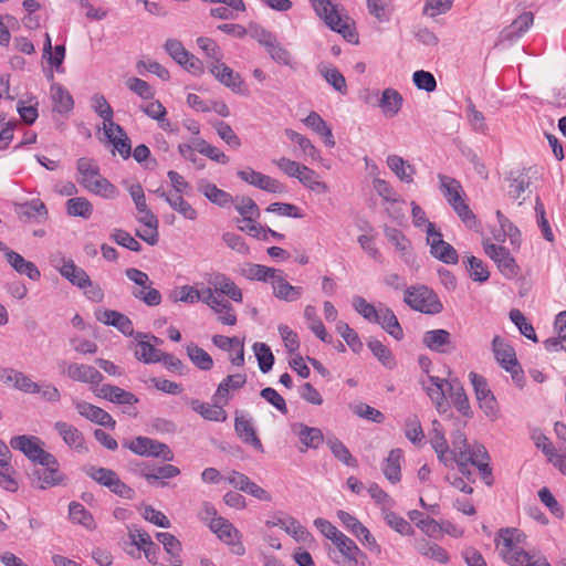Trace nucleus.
I'll use <instances>...</instances> for the list:
<instances>
[{"label":"nucleus","mask_w":566,"mask_h":566,"mask_svg":"<svg viewBox=\"0 0 566 566\" xmlns=\"http://www.w3.org/2000/svg\"><path fill=\"white\" fill-rule=\"evenodd\" d=\"M534 15L532 12H523L502 32L505 40H514L525 33L533 24Z\"/></svg>","instance_id":"44"},{"label":"nucleus","mask_w":566,"mask_h":566,"mask_svg":"<svg viewBox=\"0 0 566 566\" xmlns=\"http://www.w3.org/2000/svg\"><path fill=\"white\" fill-rule=\"evenodd\" d=\"M69 513L73 522L81 524L88 530L95 528L94 517L81 503L71 502L69 505Z\"/></svg>","instance_id":"62"},{"label":"nucleus","mask_w":566,"mask_h":566,"mask_svg":"<svg viewBox=\"0 0 566 566\" xmlns=\"http://www.w3.org/2000/svg\"><path fill=\"white\" fill-rule=\"evenodd\" d=\"M367 346L382 366L388 369H394L396 367V359L394 354L380 340L373 338L368 340Z\"/></svg>","instance_id":"51"},{"label":"nucleus","mask_w":566,"mask_h":566,"mask_svg":"<svg viewBox=\"0 0 566 566\" xmlns=\"http://www.w3.org/2000/svg\"><path fill=\"white\" fill-rule=\"evenodd\" d=\"M51 97L53 101V109L60 114L70 113L74 107L72 95L59 83L51 85Z\"/></svg>","instance_id":"38"},{"label":"nucleus","mask_w":566,"mask_h":566,"mask_svg":"<svg viewBox=\"0 0 566 566\" xmlns=\"http://www.w3.org/2000/svg\"><path fill=\"white\" fill-rule=\"evenodd\" d=\"M76 169L78 172L77 181L83 188L85 185H88L91 181L102 176L95 161L87 157H82L77 160Z\"/></svg>","instance_id":"46"},{"label":"nucleus","mask_w":566,"mask_h":566,"mask_svg":"<svg viewBox=\"0 0 566 566\" xmlns=\"http://www.w3.org/2000/svg\"><path fill=\"white\" fill-rule=\"evenodd\" d=\"M525 537V534L515 527L499 530L495 545L503 560L510 566L518 565L527 559V552L521 546Z\"/></svg>","instance_id":"1"},{"label":"nucleus","mask_w":566,"mask_h":566,"mask_svg":"<svg viewBox=\"0 0 566 566\" xmlns=\"http://www.w3.org/2000/svg\"><path fill=\"white\" fill-rule=\"evenodd\" d=\"M483 249L485 254L491 260H493L499 271L505 277L511 279L517 275L520 268L516 264L515 259L512 256L511 252L505 247L485 241L483 242Z\"/></svg>","instance_id":"8"},{"label":"nucleus","mask_w":566,"mask_h":566,"mask_svg":"<svg viewBox=\"0 0 566 566\" xmlns=\"http://www.w3.org/2000/svg\"><path fill=\"white\" fill-rule=\"evenodd\" d=\"M138 339L135 357L145 364L159 363L161 350L155 348L149 342L144 340V338Z\"/></svg>","instance_id":"63"},{"label":"nucleus","mask_w":566,"mask_h":566,"mask_svg":"<svg viewBox=\"0 0 566 566\" xmlns=\"http://www.w3.org/2000/svg\"><path fill=\"white\" fill-rule=\"evenodd\" d=\"M535 446L543 451L545 455L548 457V461L554 464L563 474L566 473V464L564 462L563 454H557L556 449L549 442L548 438L539 433L534 436Z\"/></svg>","instance_id":"41"},{"label":"nucleus","mask_w":566,"mask_h":566,"mask_svg":"<svg viewBox=\"0 0 566 566\" xmlns=\"http://www.w3.org/2000/svg\"><path fill=\"white\" fill-rule=\"evenodd\" d=\"M84 188L87 191L101 196L105 199H115L118 196L117 188L103 176H99L88 185H85Z\"/></svg>","instance_id":"53"},{"label":"nucleus","mask_w":566,"mask_h":566,"mask_svg":"<svg viewBox=\"0 0 566 566\" xmlns=\"http://www.w3.org/2000/svg\"><path fill=\"white\" fill-rule=\"evenodd\" d=\"M103 129L106 138L113 144L119 155L124 159L129 158L132 154V144L125 130L123 129V133H116L115 127L107 126V124H105Z\"/></svg>","instance_id":"40"},{"label":"nucleus","mask_w":566,"mask_h":566,"mask_svg":"<svg viewBox=\"0 0 566 566\" xmlns=\"http://www.w3.org/2000/svg\"><path fill=\"white\" fill-rule=\"evenodd\" d=\"M219 402L214 405H210L207 402H200L198 399H191L189 405L192 410L198 412L203 419L216 422H223L227 419V412L221 406H218Z\"/></svg>","instance_id":"37"},{"label":"nucleus","mask_w":566,"mask_h":566,"mask_svg":"<svg viewBox=\"0 0 566 566\" xmlns=\"http://www.w3.org/2000/svg\"><path fill=\"white\" fill-rule=\"evenodd\" d=\"M17 471L11 461L0 460V488L8 492H17L19 483L15 479Z\"/></svg>","instance_id":"59"},{"label":"nucleus","mask_w":566,"mask_h":566,"mask_svg":"<svg viewBox=\"0 0 566 566\" xmlns=\"http://www.w3.org/2000/svg\"><path fill=\"white\" fill-rule=\"evenodd\" d=\"M234 429L242 441H244L248 444H251L254 449H256L260 452L264 451L263 444L259 437L256 436V432L250 419H247L243 416H237L234 420Z\"/></svg>","instance_id":"31"},{"label":"nucleus","mask_w":566,"mask_h":566,"mask_svg":"<svg viewBox=\"0 0 566 566\" xmlns=\"http://www.w3.org/2000/svg\"><path fill=\"white\" fill-rule=\"evenodd\" d=\"M209 526L221 541L228 544H233V539L238 537L239 534L238 530L228 520L221 516L213 517Z\"/></svg>","instance_id":"47"},{"label":"nucleus","mask_w":566,"mask_h":566,"mask_svg":"<svg viewBox=\"0 0 566 566\" xmlns=\"http://www.w3.org/2000/svg\"><path fill=\"white\" fill-rule=\"evenodd\" d=\"M95 395L98 398L108 400L113 403L117 405H129L133 406L138 402V398L130 391H126L125 389L109 384L102 385L96 391Z\"/></svg>","instance_id":"22"},{"label":"nucleus","mask_w":566,"mask_h":566,"mask_svg":"<svg viewBox=\"0 0 566 566\" xmlns=\"http://www.w3.org/2000/svg\"><path fill=\"white\" fill-rule=\"evenodd\" d=\"M304 317L308 322L310 329L324 343L332 344L333 338L326 332L324 324L318 318L316 308L313 305H307L304 310Z\"/></svg>","instance_id":"48"},{"label":"nucleus","mask_w":566,"mask_h":566,"mask_svg":"<svg viewBox=\"0 0 566 566\" xmlns=\"http://www.w3.org/2000/svg\"><path fill=\"white\" fill-rule=\"evenodd\" d=\"M91 102L95 113L103 118L104 125L107 124V126L115 127L116 133H123V127L113 122L114 112L104 95L94 94Z\"/></svg>","instance_id":"39"},{"label":"nucleus","mask_w":566,"mask_h":566,"mask_svg":"<svg viewBox=\"0 0 566 566\" xmlns=\"http://www.w3.org/2000/svg\"><path fill=\"white\" fill-rule=\"evenodd\" d=\"M65 374L74 381L92 385H98L104 378L95 367L78 363H70L66 366Z\"/></svg>","instance_id":"20"},{"label":"nucleus","mask_w":566,"mask_h":566,"mask_svg":"<svg viewBox=\"0 0 566 566\" xmlns=\"http://www.w3.org/2000/svg\"><path fill=\"white\" fill-rule=\"evenodd\" d=\"M422 344L429 350L438 354H449L457 349L451 334L443 328L424 332L422 335Z\"/></svg>","instance_id":"11"},{"label":"nucleus","mask_w":566,"mask_h":566,"mask_svg":"<svg viewBox=\"0 0 566 566\" xmlns=\"http://www.w3.org/2000/svg\"><path fill=\"white\" fill-rule=\"evenodd\" d=\"M401 460L402 450L392 449L382 463V473L392 484H396L401 480Z\"/></svg>","instance_id":"33"},{"label":"nucleus","mask_w":566,"mask_h":566,"mask_svg":"<svg viewBox=\"0 0 566 566\" xmlns=\"http://www.w3.org/2000/svg\"><path fill=\"white\" fill-rule=\"evenodd\" d=\"M292 430L297 434L305 449H317L324 442V434L319 428L308 427L304 423H294Z\"/></svg>","instance_id":"26"},{"label":"nucleus","mask_w":566,"mask_h":566,"mask_svg":"<svg viewBox=\"0 0 566 566\" xmlns=\"http://www.w3.org/2000/svg\"><path fill=\"white\" fill-rule=\"evenodd\" d=\"M187 355L192 364L201 370H210L213 367L212 357L201 347L191 343L187 345Z\"/></svg>","instance_id":"55"},{"label":"nucleus","mask_w":566,"mask_h":566,"mask_svg":"<svg viewBox=\"0 0 566 566\" xmlns=\"http://www.w3.org/2000/svg\"><path fill=\"white\" fill-rule=\"evenodd\" d=\"M375 323L379 324L382 329L386 331L396 340H401L403 338V329L400 326L394 311L389 307L385 305L379 307L378 321Z\"/></svg>","instance_id":"30"},{"label":"nucleus","mask_w":566,"mask_h":566,"mask_svg":"<svg viewBox=\"0 0 566 566\" xmlns=\"http://www.w3.org/2000/svg\"><path fill=\"white\" fill-rule=\"evenodd\" d=\"M266 52L275 63L291 69L295 67L291 52L277 39L266 49Z\"/></svg>","instance_id":"61"},{"label":"nucleus","mask_w":566,"mask_h":566,"mask_svg":"<svg viewBox=\"0 0 566 566\" xmlns=\"http://www.w3.org/2000/svg\"><path fill=\"white\" fill-rule=\"evenodd\" d=\"M438 177L440 180V189L451 207H454L458 202L464 201L462 186L457 179L446 175H439Z\"/></svg>","instance_id":"32"},{"label":"nucleus","mask_w":566,"mask_h":566,"mask_svg":"<svg viewBox=\"0 0 566 566\" xmlns=\"http://www.w3.org/2000/svg\"><path fill=\"white\" fill-rule=\"evenodd\" d=\"M18 207L20 218L24 217L28 219H35L38 222H44L49 217L46 206L40 199H33L31 201L20 203Z\"/></svg>","instance_id":"45"},{"label":"nucleus","mask_w":566,"mask_h":566,"mask_svg":"<svg viewBox=\"0 0 566 566\" xmlns=\"http://www.w3.org/2000/svg\"><path fill=\"white\" fill-rule=\"evenodd\" d=\"M42 468H35L29 473L31 485L46 490L49 488L60 485L64 482V475L59 471V462L56 464H40Z\"/></svg>","instance_id":"9"},{"label":"nucleus","mask_w":566,"mask_h":566,"mask_svg":"<svg viewBox=\"0 0 566 566\" xmlns=\"http://www.w3.org/2000/svg\"><path fill=\"white\" fill-rule=\"evenodd\" d=\"M448 380L437 376L428 375L426 378H421L420 384L423 390L427 392L438 412H446L448 410V402L446 399L447 390L444 385L448 386Z\"/></svg>","instance_id":"13"},{"label":"nucleus","mask_w":566,"mask_h":566,"mask_svg":"<svg viewBox=\"0 0 566 566\" xmlns=\"http://www.w3.org/2000/svg\"><path fill=\"white\" fill-rule=\"evenodd\" d=\"M402 104V95L397 90L388 87L382 91L378 107L384 116L391 118L401 111Z\"/></svg>","instance_id":"27"},{"label":"nucleus","mask_w":566,"mask_h":566,"mask_svg":"<svg viewBox=\"0 0 566 566\" xmlns=\"http://www.w3.org/2000/svg\"><path fill=\"white\" fill-rule=\"evenodd\" d=\"M210 73L224 86L234 92H241L244 82L241 75L234 72L227 64L220 62L211 63Z\"/></svg>","instance_id":"21"},{"label":"nucleus","mask_w":566,"mask_h":566,"mask_svg":"<svg viewBox=\"0 0 566 566\" xmlns=\"http://www.w3.org/2000/svg\"><path fill=\"white\" fill-rule=\"evenodd\" d=\"M156 538L163 544L166 553L170 555L171 562L181 563V543L175 535L166 532H159L156 534Z\"/></svg>","instance_id":"54"},{"label":"nucleus","mask_w":566,"mask_h":566,"mask_svg":"<svg viewBox=\"0 0 566 566\" xmlns=\"http://www.w3.org/2000/svg\"><path fill=\"white\" fill-rule=\"evenodd\" d=\"M247 382V376L244 374H234L227 376L218 386L213 400L214 402H227V396L230 390H235L244 386Z\"/></svg>","instance_id":"42"},{"label":"nucleus","mask_w":566,"mask_h":566,"mask_svg":"<svg viewBox=\"0 0 566 566\" xmlns=\"http://www.w3.org/2000/svg\"><path fill=\"white\" fill-rule=\"evenodd\" d=\"M326 443L333 455L345 465L350 468H356L358 465L357 460L352 455L348 448L339 439L332 437L326 440Z\"/></svg>","instance_id":"50"},{"label":"nucleus","mask_w":566,"mask_h":566,"mask_svg":"<svg viewBox=\"0 0 566 566\" xmlns=\"http://www.w3.org/2000/svg\"><path fill=\"white\" fill-rule=\"evenodd\" d=\"M492 349L499 364L505 369L518 367V361L514 348L506 344L500 336H494Z\"/></svg>","instance_id":"25"},{"label":"nucleus","mask_w":566,"mask_h":566,"mask_svg":"<svg viewBox=\"0 0 566 566\" xmlns=\"http://www.w3.org/2000/svg\"><path fill=\"white\" fill-rule=\"evenodd\" d=\"M235 201V210L242 217L243 222L256 221L260 218L261 211L252 198L241 196L237 197Z\"/></svg>","instance_id":"49"},{"label":"nucleus","mask_w":566,"mask_h":566,"mask_svg":"<svg viewBox=\"0 0 566 566\" xmlns=\"http://www.w3.org/2000/svg\"><path fill=\"white\" fill-rule=\"evenodd\" d=\"M164 49L176 63L189 73L193 75H200L203 73L202 62L192 53L187 51L181 41L177 39H168L164 44Z\"/></svg>","instance_id":"7"},{"label":"nucleus","mask_w":566,"mask_h":566,"mask_svg":"<svg viewBox=\"0 0 566 566\" xmlns=\"http://www.w3.org/2000/svg\"><path fill=\"white\" fill-rule=\"evenodd\" d=\"M59 272L71 284L78 289H86V285H90L88 274L71 259H63V264L59 268Z\"/></svg>","instance_id":"28"},{"label":"nucleus","mask_w":566,"mask_h":566,"mask_svg":"<svg viewBox=\"0 0 566 566\" xmlns=\"http://www.w3.org/2000/svg\"><path fill=\"white\" fill-rule=\"evenodd\" d=\"M342 555L340 559H334L339 566H358L359 558L366 559V554L356 545V543L344 533L336 537L333 543Z\"/></svg>","instance_id":"12"},{"label":"nucleus","mask_w":566,"mask_h":566,"mask_svg":"<svg viewBox=\"0 0 566 566\" xmlns=\"http://www.w3.org/2000/svg\"><path fill=\"white\" fill-rule=\"evenodd\" d=\"M266 524L272 526H280L287 534L292 535L297 542H304L310 536V533L306 531V528L292 516L268 521Z\"/></svg>","instance_id":"43"},{"label":"nucleus","mask_w":566,"mask_h":566,"mask_svg":"<svg viewBox=\"0 0 566 566\" xmlns=\"http://www.w3.org/2000/svg\"><path fill=\"white\" fill-rule=\"evenodd\" d=\"M408 515L409 518L416 524V526L429 536H433L440 531L439 524L433 518L426 516L420 511H410Z\"/></svg>","instance_id":"64"},{"label":"nucleus","mask_w":566,"mask_h":566,"mask_svg":"<svg viewBox=\"0 0 566 566\" xmlns=\"http://www.w3.org/2000/svg\"><path fill=\"white\" fill-rule=\"evenodd\" d=\"M270 283L272 284L273 295L279 300L294 302L303 295V287L291 285L282 270H275Z\"/></svg>","instance_id":"14"},{"label":"nucleus","mask_w":566,"mask_h":566,"mask_svg":"<svg viewBox=\"0 0 566 566\" xmlns=\"http://www.w3.org/2000/svg\"><path fill=\"white\" fill-rule=\"evenodd\" d=\"M387 165L389 169L399 178L400 181L411 184L416 175V168L409 164L401 156L389 155L387 157Z\"/></svg>","instance_id":"34"},{"label":"nucleus","mask_w":566,"mask_h":566,"mask_svg":"<svg viewBox=\"0 0 566 566\" xmlns=\"http://www.w3.org/2000/svg\"><path fill=\"white\" fill-rule=\"evenodd\" d=\"M463 263L470 277L474 282L483 283L489 280L490 272L481 259L470 255L467 256V260L463 261Z\"/></svg>","instance_id":"56"},{"label":"nucleus","mask_w":566,"mask_h":566,"mask_svg":"<svg viewBox=\"0 0 566 566\" xmlns=\"http://www.w3.org/2000/svg\"><path fill=\"white\" fill-rule=\"evenodd\" d=\"M54 429L62 438L64 443L78 453H86L88 451L85 444L84 434L73 424L65 421H56Z\"/></svg>","instance_id":"16"},{"label":"nucleus","mask_w":566,"mask_h":566,"mask_svg":"<svg viewBox=\"0 0 566 566\" xmlns=\"http://www.w3.org/2000/svg\"><path fill=\"white\" fill-rule=\"evenodd\" d=\"M123 446L140 457H154L164 461H172L175 457L174 452L166 443L148 437L139 436L133 440H126Z\"/></svg>","instance_id":"5"},{"label":"nucleus","mask_w":566,"mask_h":566,"mask_svg":"<svg viewBox=\"0 0 566 566\" xmlns=\"http://www.w3.org/2000/svg\"><path fill=\"white\" fill-rule=\"evenodd\" d=\"M448 394L457 410L464 417H472L468 396L458 380L448 382Z\"/></svg>","instance_id":"35"},{"label":"nucleus","mask_w":566,"mask_h":566,"mask_svg":"<svg viewBox=\"0 0 566 566\" xmlns=\"http://www.w3.org/2000/svg\"><path fill=\"white\" fill-rule=\"evenodd\" d=\"M237 176L247 184L271 193H283L286 191L281 181L252 168L239 170Z\"/></svg>","instance_id":"10"},{"label":"nucleus","mask_w":566,"mask_h":566,"mask_svg":"<svg viewBox=\"0 0 566 566\" xmlns=\"http://www.w3.org/2000/svg\"><path fill=\"white\" fill-rule=\"evenodd\" d=\"M315 13L333 31L342 34L348 42H358L357 33L352 28L348 17L342 18L338 6L332 0H310Z\"/></svg>","instance_id":"2"},{"label":"nucleus","mask_w":566,"mask_h":566,"mask_svg":"<svg viewBox=\"0 0 566 566\" xmlns=\"http://www.w3.org/2000/svg\"><path fill=\"white\" fill-rule=\"evenodd\" d=\"M75 408L82 417L86 418L87 420L96 424L109 429H114L116 426V421L113 419V417L107 411L95 405H92L86 401H76Z\"/></svg>","instance_id":"17"},{"label":"nucleus","mask_w":566,"mask_h":566,"mask_svg":"<svg viewBox=\"0 0 566 566\" xmlns=\"http://www.w3.org/2000/svg\"><path fill=\"white\" fill-rule=\"evenodd\" d=\"M198 191L203 195L211 203L221 208L229 207L233 202V197L218 188L214 184L207 179H201L198 182Z\"/></svg>","instance_id":"24"},{"label":"nucleus","mask_w":566,"mask_h":566,"mask_svg":"<svg viewBox=\"0 0 566 566\" xmlns=\"http://www.w3.org/2000/svg\"><path fill=\"white\" fill-rule=\"evenodd\" d=\"M96 318L105 325L116 327L124 335L136 338L137 332L134 331L133 322L126 315L114 310H104L96 314Z\"/></svg>","instance_id":"19"},{"label":"nucleus","mask_w":566,"mask_h":566,"mask_svg":"<svg viewBox=\"0 0 566 566\" xmlns=\"http://www.w3.org/2000/svg\"><path fill=\"white\" fill-rule=\"evenodd\" d=\"M66 212L71 217H81L88 219L93 213V206L88 199L84 197H74L65 203Z\"/></svg>","instance_id":"52"},{"label":"nucleus","mask_w":566,"mask_h":566,"mask_svg":"<svg viewBox=\"0 0 566 566\" xmlns=\"http://www.w3.org/2000/svg\"><path fill=\"white\" fill-rule=\"evenodd\" d=\"M7 262L11 265V268L21 275H27L32 281H39L41 277V272L36 268V265L25 260L20 253L8 249L4 254Z\"/></svg>","instance_id":"23"},{"label":"nucleus","mask_w":566,"mask_h":566,"mask_svg":"<svg viewBox=\"0 0 566 566\" xmlns=\"http://www.w3.org/2000/svg\"><path fill=\"white\" fill-rule=\"evenodd\" d=\"M209 283L213 286L217 293H221L227 295L234 302L241 303L243 300L242 291L240 287L227 275L222 273H217L209 281Z\"/></svg>","instance_id":"29"},{"label":"nucleus","mask_w":566,"mask_h":566,"mask_svg":"<svg viewBox=\"0 0 566 566\" xmlns=\"http://www.w3.org/2000/svg\"><path fill=\"white\" fill-rule=\"evenodd\" d=\"M201 295L199 294V284L196 285H182L172 290L169 293V300L177 303L192 304L199 302Z\"/></svg>","instance_id":"57"},{"label":"nucleus","mask_w":566,"mask_h":566,"mask_svg":"<svg viewBox=\"0 0 566 566\" xmlns=\"http://www.w3.org/2000/svg\"><path fill=\"white\" fill-rule=\"evenodd\" d=\"M284 133L291 142L298 145L300 149L305 156L310 157L313 160L319 158V151L307 137L291 128H286Z\"/></svg>","instance_id":"58"},{"label":"nucleus","mask_w":566,"mask_h":566,"mask_svg":"<svg viewBox=\"0 0 566 566\" xmlns=\"http://www.w3.org/2000/svg\"><path fill=\"white\" fill-rule=\"evenodd\" d=\"M403 302L412 310L424 314H439L443 310V305L433 290L422 284L406 287Z\"/></svg>","instance_id":"3"},{"label":"nucleus","mask_w":566,"mask_h":566,"mask_svg":"<svg viewBox=\"0 0 566 566\" xmlns=\"http://www.w3.org/2000/svg\"><path fill=\"white\" fill-rule=\"evenodd\" d=\"M10 447L21 451L31 462L38 464H56V458L42 448V441L35 436H14Z\"/></svg>","instance_id":"4"},{"label":"nucleus","mask_w":566,"mask_h":566,"mask_svg":"<svg viewBox=\"0 0 566 566\" xmlns=\"http://www.w3.org/2000/svg\"><path fill=\"white\" fill-rule=\"evenodd\" d=\"M531 170L532 168H523L518 171H510L505 176V180L509 181L507 195L514 200H520V206L523 205L526 199V197H523V193L531 185Z\"/></svg>","instance_id":"15"},{"label":"nucleus","mask_w":566,"mask_h":566,"mask_svg":"<svg viewBox=\"0 0 566 566\" xmlns=\"http://www.w3.org/2000/svg\"><path fill=\"white\" fill-rule=\"evenodd\" d=\"M321 74L325 81L339 94H347V84L344 75L334 66H323Z\"/></svg>","instance_id":"60"},{"label":"nucleus","mask_w":566,"mask_h":566,"mask_svg":"<svg viewBox=\"0 0 566 566\" xmlns=\"http://www.w3.org/2000/svg\"><path fill=\"white\" fill-rule=\"evenodd\" d=\"M426 233L427 243L430 247V253L433 258L446 264H457L459 262L457 250L442 239V233L440 230L436 229L434 223H428Z\"/></svg>","instance_id":"6"},{"label":"nucleus","mask_w":566,"mask_h":566,"mask_svg":"<svg viewBox=\"0 0 566 566\" xmlns=\"http://www.w3.org/2000/svg\"><path fill=\"white\" fill-rule=\"evenodd\" d=\"M275 270L276 269L274 268H269L262 264L247 262L239 266L238 272L248 280L270 282L273 274H275Z\"/></svg>","instance_id":"36"},{"label":"nucleus","mask_w":566,"mask_h":566,"mask_svg":"<svg viewBox=\"0 0 566 566\" xmlns=\"http://www.w3.org/2000/svg\"><path fill=\"white\" fill-rule=\"evenodd\" d=\"M385 235L395 245L403 262L409 266H413L416 256L412 253L409 239L400 230L390 227L385 228Z\"/></svg>","instance_id":"18"}]
</instances>
